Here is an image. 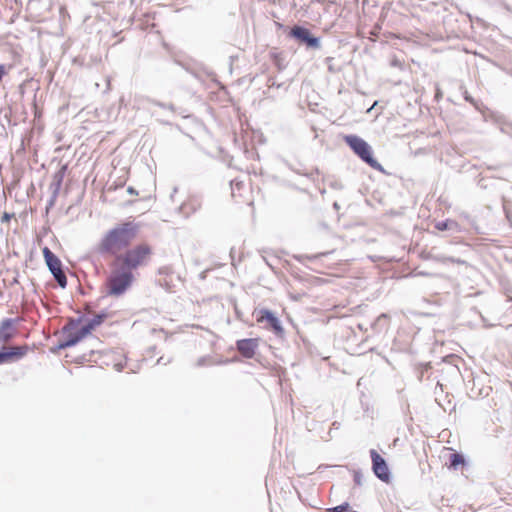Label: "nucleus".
Wrapping results in <instances>:
<instances>
[{
    "label": "nucleus",
    "mask_w": 512,
    "mask_h": 512,
    "mask_svg": "<svg viewBox=\"0 0 512 512\" xmlns=\"http://www.w3.org/2000/svg\"><path fill=\"white\" fill-rule=\"evenodd\" d=\"M256 320H257L258 323H262L264 321H267L269 326L274 331V333L276 335H278V336H281L284 333V329L281 326L280 321L278 320V318L275 317L274 314L271 311L267 310V309L260 310Z\"/></svg>",
    "instance_id": "8"
},
{
    "label": "nucleus",
    "mask_w": 512,
    "mask_h": 512,
    "mask_svg": "<svg viewBox=\"0 0 512 512\" xmlns=\"http://www.w3.org/2000/svg\"><path fill=\"white\" fill-rule=\"evenodd\" d=\"M343 140L361 160L373 169L382 171L381 164L373 157L372 148L366 141L356 135H345Z\"/></svg>",
    "instance_id": "2"
},
{
    "label": "nucleus",
    "mask_w": 512,
    "mask_h": 512,
    "mask_svg": "<svg viewBox=\"0 0 512 512\" xmlns=\"http://www.w3.org/2000/svg\"><path fill=\"white\" fill-rule=\"evenodd\" d=\"M450 467L457 469L459 466H463L465 463L464 457L459 453H452L449 458Z\"/></svg>",
    "instance_id": "12"
},
{
    "label": "nucleus",
    "mask_w": 512,
    "mask_h": 512,
    "mask_svg": "<svg viewBox=\"0 0 512 512\" xmlns=\"http://www.w3.org/2000/svg\"><path fill=\"white\" fill-rule=\"evenodd\" d=\"M349 510V503L345 502L339 506L328 508L327 512H345Z\"/></svg>",
    "instance_id": "14"
},
{
    "label": "nucleus",
    "mask_w": 512,
    "mask_h": 512,
    "mask_svg": "<svg viewBox=\"0 0 512 512\" xmlns=\"http://www.w3.org/2000/svg\"><path fill=\"white\" fill-rule=\"evenodd\" d=\"M100 324V320H91L84 323L81 326L72 325L68 329V339L65 343L66 346H72L78 341L89 335L97 325Z\"/></svg>",
    "instance_id": "4"
},
{
    "label": "nucleus",
    "mask_w": 512,
    "mask_h": 512,
    "mask_svg": "<svg viewBox=\"0 0 512 512\" xmlns=\"http://www.w3.org/2000/svg\"><path fill=\"white\" fill-rule=\"evenodd\" d=\"M115 358H118L119 361L113 363V367L115 368V370L120 372L126 366V358L122 354H116Z\"/></svg>",
    "instance_id": "13"
},
{
    "label": "nucleus",
    "mask_w": 512,
    "mask_h": 512,
    "mask_svg": "<svg viewBox=\"0 0 512 512\" xmlns=\"http://www.w3.org/2000/svg\"><path fill=\"white\" fill-rule=\"evenodd\" d=\"M259 342V338L241 339L236 342V348L244 358L251 359L256 355L259 348Z\"/></svg>",
    "instance_id": "7"
},
{
    "label": "nucleus",
    "mask_w": 512,
    "mask_h": 512,
    "mask_svg": "<svg viewBox=\"0 0 512 512\" xmlns=\"http://www.w3.org/2000/svg\"><path fill=\"white\" fill-rule=\"evenodd\" d=\"M450 224H451V221H449V220L440 221V222L436 223L435 228L439 231H444V230H447L450 228Z\"/></svg>",
    "instance_id": "15"
},
{
    "label": "nucleus",
    "mask_w": 512,
    "mask_h": 512,
    "mask_svg": "<svg viewBox=\"0 0 512 512\" xmlns=\"http://www.w3.org/2000/svg\"><path fill=\"white\" fill-rule=\"evenodd\" d=\"M42 253L49 270L53 274L58 284L62 288L66 287L67 278L62 270V264L60 259L48 247H44L42 249Z\"/></svg>",
    "instance_id": "3"
},
{
    "label": "nucleus",
    "mask_w": 512,
    "mask_h": 512,
    "mask_svg": "<svg viewBox=\"0 0 512 512\" xmlns=\"http://www.w3.org/2000/svg\"><path fill=\"white\" fill-rule=\"evenodd\" d=\"M18 334L13 319L7 318L0 323V348H4Z\"/></svg>",
    "instance_id": "6"
},
{
    "label": "nucleus",
    "mask_w": 512,
    "mask_h": 512,
    "mask_svg": "<svg viewBox=\"0 0 512 512\" xmlns=\"http://www.w3.org/2000/svg\"><path fill=\"white\" fill-rule=\"evenodd\" d=\"M4 356H3V353H2V350L0 351V365L1 364H4Z\"/></svg>",
    "instance_id": "18"
},
{
    "label": "nucleus",
    "mask_w": 512,
    "mask_h": 512,
    "mask_svg": "<svg viewBox=\"0 0 512 512\" xmlns=\"http://www.w3.org/2000/svg\"><path fill=\"white\" fill-rule=\"evenodd\" d=\"M140 226L134 221L116 224L104 232L95 246V252L107 261L104 290L107 296L119 298L133 286L135 271L146 267L154 255L150 243L136 245Z\"/></svg>",
    "instance_id": "1"
},
{
    "label": "nucleus",
    "mask_w": 512,
    "mask_h": 512,
    "mask_svg": "<svg viewBox=\"0 0 512 512\" xmlns=\"http://www.w3.org/2000/svg\"><path fill=\"white\" fill-rule=\"evenodd\" d=\"M9 219H10L9 214L8 213H4L3 216H2V221L3 222H7V221H9Z\"/></svg>",
    "instance_id": "17"
},
{
    "label": "nucleus",
    "mask_w": 512,
    "mask_h": 512,
    "mask_svg": "<svg viewBox=\"0 0 512 512\" xmlns=\"http://www.w3.org/2000/svg\"><path fill=\"white\" fill-rule=\"evenodd\" d=\"M5 74H6L5 66L0 65V82L2 81V78Z\"/></svg>",
    "instance_id": "16"
},
{
    "label": "nucleus",
    "mask_w": 512,
    "mask_h": 512,
    "mask_svg": "<svg viewBox=\"0 0 512 512\" xmlns=\"http://www.w3.org/2000/svg\"><path fill=\"white\" fill-rule=\"evenodd\" d=\"M374 474L383 482H390V472L385 459L374 449L370 450Z\"/></svg>",
    "instance_id": "5"
},
{
    "label": "nucleus",
    "mask_w": 512,
    "mask_h": 512,
    "mask_svg": "<svg viewBox=\"0 0 512 512\" xmlns=\"http://www.w3.org/2000/svg\"><path fill=\"white\" fill-rule=\"evenodd\" d=\"M29 351L28 345L5 346L2 348L4 363L17 361L23 358Z\"/></svg>",
    "instance_id": "9"
},
{
    "label": "nucleus",
    "mask_w": 512,
    "mask_h": 512,
    "mask_svg": "<svg viewBox=\"0 0 512 512\" xmlns=\"http://www.w3.org/2000/svg\"><path fill=\"white\" fill-rule=\"evenodd\" d=\"M290 35L305 42L310 47L316 48L319 46L318 39L311 36L310 31L304 27L294 26L290 31Z\"/></svg>",
    "instance_id": "10"
},
{
    "label": "nucleus",
    "mask_w": 512,
    "mask_h": 512,
    "mask_svg": "<svg viewBox=\"0 0 512 512\" xmlns=\"http://www.w3.org/2000/svg\"><path fill=\"white\" fill-rule=\"evenodd\" d=\"M245 188V185L241 181L234 180L231 182V189H232V197L237 202H245L247 204H250L251 201L249 198H246L243 194V190Z\"/></svg>",
    "instance_id": "11"
}]
</instances>
